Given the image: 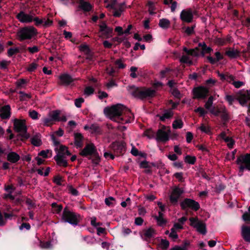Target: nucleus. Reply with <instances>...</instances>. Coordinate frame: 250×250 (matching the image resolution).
<instances>
[{
    "label": "nucleus",
    "mask_w": 250,
    "mask_h": 250,
    "mask_svg": "<svg viewBox=\"0 0 250 250\" xmlns=\"http://www.w3.org/2000/svg\"><path fill=\"white\" fill-rule=\"evenodd\" d=\"M133 114L130 109L121 104L110 105V121L121 124L134 121Z\"/></svg>",
    "instance_id": "nucleus-1"
},
{
    "label": "nucleus",
    "mask_w": 250,
    "mask_h": 250,
    "mask_svg": "<svg viewBox=\"0 0 250 250\" xmlns=\"http://www.w3.org/2000/svg\"><path fill=\"white\" fill-rule=\"evenodd\" d=\"M129 92L134 97L144 100L147 98L153 97L156 93L155 90L145 87H136L135 85L129 86Z\"/></svg>",
    "instance_id": "nucleus-2"
},
{
    "label": "nucleus",
    "mask_w": 250,
    "mask_h": 250,
    "mask_svg": "<svg viewBox=\"0 0 250 250\" xmlns=\"http://www.w3.org/2000/svg\"><path fill=\"white\" fill-rule=\"evenodd\" d=\"M81 220L80 215L71 211L67 207H65L63 209L61 219L62 222L68 223L72 226H76Z\"/></svg>",
    "instance_id": "nucleus-3"
},
{
    "label": "nucleus",
    "mask_w": 250,
    "mask_h": 250,
    "mask_svg": "<svg viewBox=\"0 0 250 250\" xmlns=\"http://www.w3.org/2000/svg\"><path fill=\"white\" fill-rule=\"evenodd\" d=\"M37 30L32 26L21 28L17 32V36L20 41L30 40L37 34Z\"/></svg>",
    "instance_id": "nucleus-4"
},
{
    "label": "nucleus",
    "mask_w": 250,
    "mask_h": 250,
    "mask_svg": "<svg viewBox=\"0 0 250 250\" xmlns=\"http://www.w3.org/2000/svg\"><path fill=\"white\" fill-rule=\"evenodd\" d=\"M14 129L15 131L20 133L19 135L21 137L22 141L29 138L30 134L27 133L25 120L15 119L14 120Z\"/></svg>",
    "instance_id": "nucleus-5"
},
{
    "label": "nucleus",
    "mask_w": 250,
    "mask_h": 250,
    "mask_svg": "<svg viewBox=\"0 0 250 250\" xmlns=\"http://www.w3.org/2000/svg\"><path fill=\"white\" fill-rule=\"evenodd\" d=\"M80 154L83 157L93 156L95 159H93L92 161L95 164H98L100 161V158L97 155V150L93 144H87L80 152Z\"/></svg>",
    "instance_id": "nucleus-6"
},
{
    "label": "nucleus",
    "mask_w": 250,
    "mask_h": 250,
    "mask_svg": "<svg viewBox=\"0 0 250 250\" xmlns=\"http://www.w3.org/2000/svg\"><path fill=\"white\" fill-rule=\"evenodd\" d=\"M113 153L110 151V159H114L115 156H122L126 151V144L123 141H116L110 145Z\"/></svg>",
    "instance_id": "nucleus-7"
},
{
    "label": "nucleus",
    "mask_w": 250,
    "mask_h": 250,
    "mask_svg": "<svg viewBox=\"0 0 250 250\" xmlns=\"http://www.w3.org/2000/svg\"><path fill=\"white\" fill-rule=\"evenodd\" d=\"M236 100L241 106L250 107V90H239L236 93Z\"/></svg>",
    "instance_id": "nucleus-8"
},
{
    "label": "nucleus",
    "mask_w": 250,
    "mask_h": 250,
    "mask_svg": "<svg viewBox=\"0 0 250 250\" xmlns=\"http://www.w3.org/2000/svg\"><path fill=\"white\" fill-rule=\"evenodd\" d=\"M180 207L183 210L190 208L194 211H198L200 208L199 203L190 198H185L180 203Z\"/></svg>",
    "instance_id": "nucleus-9"
},
{
    "label": "nucleus",
    "mask_w": 250,
    "mask_h": 250,
    "mask_svg": "<svg viewBox=\"0 0 250 250\" xmlns=\"http://www.w3.org/2000/svg\"><path fill=\"white\" fill-rule=\"evenodd\" d=\"M190 226L196 229V230L203 235L207 233V227L206 224L202 221H199L197 217H190L189 218Z\"/></svg>",
    "instance_id": "nucleus-10"
},
{
    "label": "nucleus",
    "mask_w": 250,
    "mask_h": 250,
    "mask_svg": "<svg viewBox=\"0 0 250 250\" xmlns=\"http://www.w3.org/2000/svg\"><path fill=\"white\" fill-rule=\"evenodd\" d=\"M125 3H117V0H110V10H112L113 16L120 17L124 11Z\"/></svg>",
    "instance_id": "nucleus-11"
},
{
    "label": "nucleus",
    "mask_w": 250,
    "mask_h": 250,
    "mask_svg": "<svg viewBox=\"0 0 250 250\" xmlns=\"http://www.w3.org/2000/svg\"><path fill=\"white\" fill-rule=\"evenodd\" d=\"M184 192V190L182 188L179 187H174L169 196L170 203L174 206L177 205L179 198Z\"/></svg>",
    "instance_id": "nucleus-12"
},
{
    "label": "nucleus",
    "mask_w": 250,
    "mask_h": 250,
    "mask_svg": "<svg viewBox=\"0 0 250 250\" xmlns=\"http://www.w3.org/2000/svg\"><path fill=\"white\" fill-rule=\"evenodd\" d=\"M208 89L203 86L195 87L193 89V98L198 99H205L208 95Z\"/></svg>",
    "instance_id": "nucleus-13"
},
{
    "label": "nucleus",
    "mask_w": 250,
    "mask_h": 250,
    "mask_svg": "<svg viewBox=\"0 0 250 250\" xmlns=\"http://www.w3.org/2000/svg\"><path fill=\"white\" fill-rule=\"evenodd\" d=\"M166 127L164 125L163 128L158 130L156 133V140L158 141L165 143L169 140L170 130L168 129L167 131H165Z\"/></svg>",
    "instance_id": "nucleus-14"
},
{
    "label": "nucleus",
    "mask_w": 250,
    "mask_h": 250,
    "mask_svg": "<svg viewBox=\"0 0 250 250\" xmlns=\"http://www.w3.org/2000/svg\"><path fill=\"white\" fill-rule=\"evenodd\" d=\"M74 79L68 74L63 73L60 75L58 84L64 86H68L72 84Z\"/></svg>",
    "instance_id": "nucleus-15"
},
{
    "label": "nucleus",
    "mask_w": 250,
    "mask_h": 250,
    "mask_svg": "<svg viewBox=\"0 0 250 250\" xmlns=\"http://www.w3.org/2000/svg\"><path fill=\"white\" fill-rule=\"evenodd\" d=\"M193 18L192 11L191 9H187L183 10L180 14L181 20L186 22H191Z\"/></svg>",
    "instance_id": "nucleus-16"
},
{
    "label": "nucleus",
    "mask_w": 250,
    "mask_h": 250,
    "mask_svg": "<svg viewBox=\"0 0 250 250\" xmlns=\"http://www.w3.org/2000/svg\"><path fill=\"white\" fill-rule=\"evenodd\" d=\"M140 234L142 239L146 241H148L151 238L154 237L156 231L153 228H149L148 229H143Z\"/></svg>",
    "instance_id": "nucleus-17"
},
{
    "label": "nucleus",
    "mask_w": 250,
    "mask_h": 250,
    "mask_svg": "<svg viewBox=\"0 0 250 250\" xmlns=\"http://www.w3.org/2000/svg\"><path fill=\"white\" fill-rule=\"evenodd\" d=\"M16 18L22 23H30L33 21V16L26 14L23 11H20L17 15Z\"/></svg>",
    "instance_id": "nucleus-18"
},
{
    "label": "nucleus",
    "mask_w": 250,
    "mask_h": 250,
    "mask_svg": "<svg viewBox=\"0 0 250 250\" xmlns=\"http://www.w3.org/2000/svg\"><path fill=\"white\" fill-rule=\"evenodd\" d=\"M10 106L9 105H5L0 108V117L2 119H8L11 115Z\"/></svg>",
    "instance_id": "nucleus-19"
},
{
    "label": "nucleus",
    "mask_w": 250,
    "mask_h": 250,
    "mask_svg": "<svg viewBox=\"0 0 250 250\" xmlns=\"http://www.w3.org/2000/svg\"><path fill=\"white\" fill-rule=\"evenodd\" d=\"M65 156H63V155L57 154L55 156H54V159L58 166L66 167L68 166V163L67 161L65 160Z\"/></svg>",
    "instance_id": "nucleus-20"
},
{
    "label": "nucleus",
    "mask_w": 250,
    "mask_h": 250,
    "mask_svg": "<svg viewBox=\"0 0 250 250\" xmlns=\"http://www.w3.org/2000/svg\"><path fill=\"white\" fill-rule=\"evenodd\" d=\"M79 8L84 12H88L92 10L93 6L88 1L84 0H79Z\"/></svg>",
    "instance_id": "nucleus-21"
},
{
    "label": "nucleus",
    "mask_w": 250,
    "mask_h": 250,
    "mask_svg": "<svg viewBox=\"0 0 250 250\" xmlns=\"http://www.w3.org/2000/svg\"><path fill=\"white\" fill-rule=\"evenodd\" d=\"M241 235L245 241L250 242V226H243Z\"/></svg>",
    "instance_id": "nucleus-22"
},
{
    "label": "nucleus",
    "mask_w": 250,
    "mask_h": 250,
    "mask_svg": "<svg viewBox=\"0 0 250 250\" xmlns=\"http://www.w3.org/2000/svg\"><path fill=\"white\" fill-rule=\"evenodd\" d=\"M238 158L236 161L237 165H239L238 167V175L242 176L245 170H248L250 171V165L249 163H238Z\"/></svg>",
    "instance_id": "nucleus-23"
},
{
    "label": "nucleus",
    "mask_w": 250,
    "mask_h": 250,
    "mask_svg": "<svg viewBox=\"0 0 250 250\" xmlns=\"http://www.w3.org/2000/svg\"><path fill=\"white\" fill-rule=\"evenodd\" d=\"M20 159V155L16 152L12 151L7 155V160L11 163H16Z\"/></svg>",
    "instance_id": "nucleus-24"
},
{
    "label": "nucleus",
    "mask_w": 250,
    "mask_h": 250,
    "mask_svg": "<svg viewBox=\"0 0 250 250\" xmlns=\"http://www.w3.org/2000/svg\"><path fill=\"white\" fill-rule=\"evenodd\" d=\"M215 58H213L211 56H208L207 59L211 64H214L217 62L223 60L224 59L223 56L219 51L215 53Z\"/></svg>",
    "instance_id": "nucleus-25"
},
{
    "label": "nucleus",
    "mask_w": 250,
    "mask_h": 250,
    "mask_svg": "<svg viewBox=\"0 0 250 250\" xmlns=\"http://www.w3.org/2000/svg\"><path fill=\"white\" fill-rule=\"evenodd\" d=\"M225 55L230 59H235L240 56V52L234 48H229L225 52Z\"/></svg>",
    "instance_id": "nucleus-26"
},
{
    "label": "nucleus",
    "mask_w": 250,
    "mask_h": 250,
    "mask_svg": "<svg viewBox=\"0 0 250 250\" xmlns=\"http://www.w3.org/2000/svg\"><path fill=\"white\" fill-rule=\"evenodd\" d=\"M100 31L101 32L103 38H108L109 37V29L105 22H103L100 25Z\"/></svg>",
    "instance_id": "nucleus-27"
},
{
    "label": "nucleus",
    "mask_w": 250,
    "mask_h": 250,
    "mask_svg": "<svg viewBox=\"0 0 250 250\" xmlns=\"http://www.w3.org/2000/svg\"><path fill=\"white\" fill-rule=\"evenodd\" d=\"M61 112L59 110H53L48 114V117L54 124L56 122L60 121V115Z\"/></svg>",
    "instance_id": "nucleus-28"
},
{
    "label": "nucleus",
    "mask_w": 250,
    "mask_h": 250,
    "mask_svg": "<svg viewBox=\"0 0 250 250\" xmlns=\"http://www.w3.org/2000/svg\"><path fill=\"white\" fill-rule=\"evenodd\" d=\"M183 51L185 52L188 55L193 56V57H197L199 55V49L198 47H195L193 49H188L186 47H184Z\"/></svg>",
    "instance_id": "nucleus-29"
},
{
    "label": "nucleus",
    "mask_w": 250,
    "mask_h": 250,
    "mask_svg": "<svg viewBox=\"0 0 250 250\" xmlns=\"http://www.w3.org/2000/svg\"><path fill=\"white\" fill-rule=\"evenodd\" d=\"M173 115V113L170 110H165V113L162 115L157 114L156 116L159 117L160 121L162 122H165L166 119L171 118Z\"/></svg>",
    "instance_id": "nucleus-30"
},
{
    "label": "nucleus",
    "mask_w": 250,
    "mask_h": 250,
    "mask_svg": "<svg viewBox=\"0 0 250 250\" xmlns=\"http://www.w3.org/2000/svg\"><path fill=\"white\" fill-rule=\"evenodd\" d=\"M75 142L74 144L76 146L78 147H82L83 146V136L81 133H76L74 135Z\"/></svg>",
    "instance_id": "nucleus-31"
},
{
    "label": "nucleus",
    "mask_w": 250,
    "mask_h": 250,
    "mask_svg": "<svg viewBox=\"0 0 250 250\" xmlns=\"http://www.w3.org/2000/svg\"><path fill=\"white\" fill-rule=\"evenodd\" d=\"M238 163H245L250 165V153L241 154L238 157Z\"/></svg>",
    "instance_id": "nucleus-32"
},
{
    "label": "nucleus",
    "mask_w": 250,
    "mask_h": 250,
    "mask_svg": "<svg viewBox=\"0 0 250 250\" xmlns=\"http://www.w3.org/2000/svg\"><path fill=\"white\" fill-rule=\"evenodd\" d=\"M40 138L41 134H36L31 139V143L34 146H40L42 144Z\"/></svg>",
    "instance_id": "nucleus-33"
},
{
    "label": "nucleus",
    "mask_w": 250,
    "mask_h": 250,
    "mask_svg": "<svg viewBox=\"0 0 250 250\" xmlns=\"http://www.w3.org/2000/svg\"><path fill=\"white\" fill-rule=\"evenodd\" d=\"M169 246V242L167 239H162L158 245L159 250H167Z\"/></svg>",
    "instance_id": "nucleus-34"
},
{
    "label": "nucleus",
    "mask_w": 250,
    "mask_h": 250,
    "mask_svg": "<svg viewBox=\"0 0 250 250\" xmlns=\"http://www.w3.org/2000/svg\"><path fill=\"white\" fill-rule=\"evenodd\" d=\"M170 24V21L167 19H162L159 21V25L163 29L168 28Z\"/></svg>",
    "instance_id": "nucleus-35"
},
{
    "label": "nucleus",
    "mask_w": 250,
    "mask_h": 250,
    "mask_svg": "<svg viewBox=\"0 0 250 250\" xmlns=\"http://www.w3.org/2000/svg\"><path fill=\"white\" fill-rule=\"evenodd\" d=\"M51 207L54 209L53 213L58 214L61 213L63 208L62 205H58L56 202L52 203Z\"/></svg>",
    "instance_id": "nucleus-36"
},
{
    "label": "nucleus",
    "mask_w": 250,
    "mask_h": 250,
    "mask_svg": "<svg viewBox=\"0 0 250 250\" xmlns=\"http://www.w3.org/2000/svg\"><path fill=\"white\" fill-rule=\"evenodd\" d=\"M185 162L186 163L194 165L196 161V158L195 156H192L189 155H187L184 158Z\"/></svg>",
    "instance_id": "nucleus-37"
},
{
    "label": "nucleus",
    "mask_w": 250,
    "mask_h": 250,
    "mask_svg": "<svg viewBox=\"0 0 250 250\" xmlns=\"http://www.w3.org/2000/svg\"><path fill=\"white\" fill-rule=\"evenodd\" d=\"M89 129L91 130L92 133L96 134H100L101 129L99 125L96 124H92L89 126Z\"/></svg>",
    "instance_id": "nucleus-38"
},
{
    "label": "nucleus",
    "mask_w": 250,
    "mask_h": 250,
    "mask_svg": "<svg viewBox=\"0 0 250 250\" xmlns=\"http://www.w3.org/2000/svg\"><path fill=\"white\" fill-rule=\"evenodd\" d=\"M183 125V122L181 119H176L172 123V127L174 129L182 128Z\"/></svg>",
    "instance_id": "nucleus-39"
},
{
    "label": "nucleus",
    "mask_w": 250,
    "mask_h": 250,
    "mask_svg": "<svg viewBox=\"0 0 250 250\" xmlns=\"http://www.w3.org/2000/svg\"><path fill=\"white\" fill-rule=\"evenodd\" d=\"M220 114H221L220 116L221 119L224 122H227L229 121V116L226 109H224L222 111H221V113Z\"/></svg>",
    "instance_id": "nucleus-40"
},
{
    "label": "nucleus",
    "mask_w": 250,
    "mask_h": 250,
    "mask_svg": "<svg viewBox=\"0 0 250 250\" xmlns=\"http://www.w3.org/2000/svg\"><path fill=\"white\" fill-rule=\"evenodd\" d=\"M195 24L192 25L191 27H183V29H186L185 32L188 36H190L194 33V28H195Z\"/></svg>",
    "instance_id": "nucleus-41"
},
{
    "label": "nucleus",
    "mask_w": 250,
    "mask_h": 250,
    "mask_svg": "<svg viewBox=\"0 0 250 250\" xmlns=\"http://www.w3.org/2000/svg\"><path fill=\"white\" fill-rule=\"evenodd\" d=\"M225 100L228 102L229 105H232L235 100H236V94L235 96L227 95L225 96Z\"/></svg>",
    "instance_id": "nucleus-42"
},
{
    "label": "nucleus",
    "mask_w": 250,
    "mask_h": 250,
    "mask_svg": "<svg viewBox=\"0 0 250 250\" xmlns=\"http://www.w3.org/2000/svg\"><path fill=\"white\" fill-rule=\"evenodd\" d=\"M25 199V203L28 206V209H30L36 207L35 203L30 198L23 197Z\"/></svg>",
    "instance_id": "nucleus-43"
},
{
    "label": "nucleus",
    "mask_w": 250,
    "mask_h": 250,
    "mask_svg": "<svg viewBox=\"0 0 250 250\" xmlns=\"http://www.w3.org/2000/svg\"><path fill=\"white\" fill-rule=\"evenodd\" d=\"M19 93L20 95V99L21 101H25L31 98V96L30 94H26L23 91H20Z\"/></svg>",
    "instance_id": "nucleus-44"
},
{
    "label": "nucleus",
    "mask_w": 250,
    "mask_h": 250,
    "mask_svg": "<svg viewBox=\"0 0 250 250\" xmlns=\"http://www.w3.org/2000/svg\"><path fill=\"white\" fill-rule=\"evenodd\" d=\"M194 112L195 113H198L199 114V116L203 117H204L208 113V112L202 107H198L196 109H195Z\"/></svg>",
    "instance_id": "nucleus-45"
},
{
    "label": "nucleus",
    "mask_w": 250,
    "mask_h": 250,
    "mask_svg": "<svg viewBox=\"0 0 250 250\" xmlns=\"http://www.w3.org/2000/svg\"><path fill=\"white\" fill-rule=\"evenodd\" d=\"M66 149H68V148L63 145H60L59 149H58V148H56L55 149V150L56 151H58L57 154H60L61 155H63V156H65V151L66 150Z\"/></svg>",
    "instance_id": "nucleus-46"
},
{
    "label": "nucleus",
    "mask_w": 250,
    "mask_h": 250,
    "mask_svg": "<svg viewBox=\"0 0 250 250\" xmlns=\"http://www.w3.org/2000/svg\"><path fill=\"white\" fill-rule=\"evenodd\" d=\"M79 49L81 51L84 52V53H88L91 51L89 46L85 44H82L79 46Z\"/></svg>",
    "instance_id": "nucleus-47"
},
{
    "label": "nucleus",
    "mask_w": 250,
    "mask_h": 250,
    "mask_svg": "<svg viewBox=\"0 0 250 250\" xmlns=\"http://www.w3.org/2000/svg\"><path fill=\"white\" fill-rule=\"evenodd\" d=\"M169 236L174 241L176 240L178 238V235L177 234L176 229L175 228H172L170 229V233L169 234Z\"/></svg>",
    "instance_id": "nucleus-48"
},
{
    "label": "nucleus",
    "mask_w": 250,
    "mask_h": 250,
    "mask_svg": "<svg viewBox=\"0 0 250 250\" xmlns=\"http://www.w3.org/2000/svg\"><path fill=\"white\" fill-rule=\"evenodd\" d=\"M53 181L58 186H61L62 185V182L63 181V180L60 175L55 176L53 178Z\"/></svg>",
    "instance_id": "nucleus-49"
},
{
    "label": "nucleus",
    "mask_w": 250,
    "mask_h": 250,
    "mask_svg": "<svg viewBox=\"0 0 250 250\" xmlns=\"http://www.w3.org/2000/svg\"><path fill=\"white\" fill-rule=\"evenodd\" d=\"M213 98L212 96H210L208 99V101L205 104V107L207 109H210V107L212 106L213 104Z\"/></svg>",
    "instance_id": "nucleus-50"
},
{
    "label": "nucleus",
    "mask_w": 250,
    "mask_h": 250,
    "mask_svg": "<svg viewBox=\"0 0 250 250\" xmlns=\"http://www.w3.org/2000/svg\"><path fill=\"white\" fill-rule=\"evenodd\" d=\"M42 122L43 125L47 126H51L54 124L49 117L42 118Z\"/></svg>",
    "instance_id": "nucleus-51"
},
{
    "label": "nucleus",
    "mask_w": 250,
    "mask_h": 250,
    "mask_svg": "<svg viewBox=\"0 0 250 250\" xmlns=\"http://www.w3.org/2000/svg\"><path fill=\"white\" fill-rule=\"evenodd\" d=\"M69 193H71L72 195L77 196L79 195V191L74 188L72 186H70L68 188Z\"/></svg>",
    "instance_id": "nucleus-52"
},
{
    "label": "nucleus",
    "mask_w": 250,
    "mask_h": 250,
    "mask_svg": "<svg viewBox=\"0 0 250 250\" xmlns=\"http://www.w3.org/2000/svg\"><path fill=\"white\" fill-rule=\"evenodd\" d=\"M10 63V61L2 60L0 62V68L1 69H5L7 68L8 65Z\"/></svg>",
    "instance_id": "nucleus-53"
},
{
    "label": "nucleus",
    "mask_w": 250,
    "mask_h": 250,
    "mask_svg": "<svg viewBox=\"0 0 250 250\" xmlns=\"http://www.w3.org/2000/svg\"><path fill=\"white\" fill-rule=\"evenodd\" d=\"M199 129L207 134H209L210 133V128L208 126H206L204 124H202L199 127Z\"/></svg>",
    "instance_id": "nucleus-54"
},
{
    "label": "nucleus",
    "mask_w": 250,
    "mask_h": 250,
    "mask_svg": "<svg viewBox=\"0 0 250 250\" xmlns=\"http://www.w3.org/2000/svg\"><path fill=\"white\" fill-rule=\"evenodd\" d=\"M84 102L83 98H79L75 100V105L77 107L80 108L82 106V104Z\"/></svg>",
    "instance_id": "nucleus-55"
},
{
    "label": "nucleus",
    "mask_w": 250,
    "mask_h": 250,
    "mask_svg": "<svg viewBox=\"0 0 250 250\" xmlns=\"http://www.w3.org/2000/svg\"><path fill=\"white\" fill-rule=\"evenodd\" d=\"M51 152L50 150H42L38 153V155L42 157L43 158H47L48 153Z\"/></svg>",
    "instance_id": "nucleus-56"
},
{
    "label": "nucleus",
    "mask_w": 250,
    "mask_h": 250,
    "mask_svg": "<svg viewBox=\"0 0 250 250\" xmlns=\"http://www.w3.org/2000/svg\"><path fill=\"white\" fill-rule=\"evenodd\" d=\"M115 64L116 67L119 69H123L125 67V64L123 63L120 60H117L115 62Z\"/></svg>",
    "instance_id": "nucleus-57"
},
{
    "label": "nucleus",
    "mask_w": 250,
    "mask_h": 250,
    "mask_svg": "<svg viewBox=\"0 0 250 250\" xmlns=\"http://www.w3.org/2000/svg\"><path fill=\"white\" fill-rule=\"evenodd\" d=\"M38 113L35 110L29 111V115L33 120L38 119Z\"/></svg>",
    "instance_id": "nucleus-58"
},
{
    "label": "nucleus",
    "mask_w": 250,
    "mask_h": 250,
    "mask_svg": "<svg viewBox=\"0 0 250 250\" xmlns=\"http://www.w3.org/2000/svg\"><path fill=\"white\" fill-rule=\"evenodd\" d=\"M145 136L149 138H152L154 136V132L150 129H147L144 132Z\"/></svg>",
    "instance_id": "nucleus-59"
},
{
    "label": "nucleus",
    "mask_w": 250,
    "mask_h": 250,
    "mask_svg": "<svg viewBox=\"0 0 250 250\" xmlns=\"http://www.w3.org/2000/svg\"><path fill=\"white\" fill-rule=\"evenodd\" d=\"M37 64L32 62L29 65L27 70L29 72H33L37 69Z\"/></svg>",
    "instance_id": "nucleus-60"
},
{
    "label": "nucleus",
    "mask_w": 250,
    "mask_h": 250,
    "mask_svg": "<svg viewBox=\"0 0 250 250\" xmlns=\"http://www.w3.org/2000/svg\"><path fill=\"white\" fill-rule=\"evenodd\" d=\"M183 175V172H176L174 174V176L177 179L179 182H183L184 181Z\"/></svg>",
    "instance_id": "nucleus-61"
},
{
    "label": "nucleus",
    "mask_w": 250,
    "mask_h": 250,
    "mask_svg": "<svg viewBox=\"0 0 250 250\" xmlns=\"http://www.w3.org/2000/svg\"><path fill=\"white\" fill-rule=\"evenodd\" d=\"M231 84L234 85L235 88H239L242 86L244 85L245 83L241 81H233Z\"/></svg>",
    "instance_id": "nucleus-62"
},
{
    "label": "nucleus",
    "mask_w": 250,
    "mask_h": 250,
    "mask_svg": "<svg viewBox=\"0 0 250 250\" xmlns=\"http://www.w3.org/2000/svg\"><path fill=\"white\" fill-rule=\"evenodd\" d=\"M94 89L91 86H87L84 89V93L87 95H90L94 93Z\"/></svg>",
    "instance_id": "nucleus-63"
},
{
    "label": "nucleus",
    "mask_w": 250,
    "mask_h": 250,
    "mask_svg": "<svg viewBox=\"0 0 250 250\" xmlns=\"http://www.w3.org/2000/svg\"><path fill=\"white\" fill-rule=\"evenodd\" d=\"M98 98L100 100H103L104 98H107L108 97V95L107 93L104 91H99L98 92Z\"/></svg>",
    "instance_id": "nucleus-64"
}]
</instances>
